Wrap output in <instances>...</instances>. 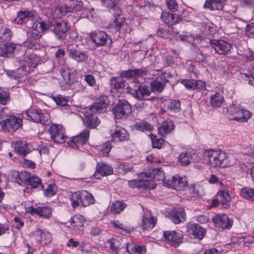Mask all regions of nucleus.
Listing matches in <instances>:
<instances>
[{"instance_id":"30","label":"nucleus","mask_w":254,"mask_h":254,"mask_svg":"<svg viewBox=\"0 0 254 254\" xmlns=\"http://www.w3.org/2000/svg\"><path fill=\"white\" fill-rule=\"evenodd\" d=\"M224 1L222 0H209L205 2L203 7L211 10H221L224 5Z\"/></svg>"},{"instance_id":"48","label":"nucleus","mask_w":254,"mask_h":254,"mask_svg":"<svg viewBox=\"0 0 254 254\" xmlns=\"http://www.w3.org/2000/svg\"><path fill=\"white\" fill-rule=\"evenodd\" d=\"M27 35L28 37H30L32 39L30 40L29 42L26 41L25 42V45L29 48H32L34 46V41H33V39L34 40L38 39L40 37V35L34 32H28Z\"/></svg>"},{"instance_id":"23","label":"nucleus","mask_w":254,"mask_h":254,"mask_svg":"<svg viewBox=\"0 0 254 254\" xmlns=\"http://www.w3.org/2000/svg\"><path fill=\"white\" fill-rule=\"evenodd\" d=\"M166 215L175 224H179L182 221V219L184 221L186 219V213L182 207L175 209L172 212H168Z\"/></svg>"},{"instance_id":"51","label":"nucleus","mask_w":254,"mask_h":254,"mask_svg":"<svg viewBox=\"0 0 254 254\" xmlns=\"http://www.w3.org/2000/svg\"><path fill=\"white\" fill-rule=\"evenodd\" d=\"M52 99L58 106H65L67 105V98L60 95L53 96Z\"/></svg>"},{"instance_id":"19","label":"nucleus","mask_w":254,"mask_h":254,"mask_svg":"<svg viewBox=\"0 0 254 254\" xmlns=\"http://www.w3.org/2000/svg\"><path fill=\"white\" fill-rule=\"evenodd\" d=\"M128 185L132 188H148L150 189H154L156 185L153 181H149L147 180H132L128 182Z\"/></svg>"},{"instance_id":"62","label":"nucleus","mask_w":254,"mask_h":254,"mask_svg":"<svg viewBox=\"0 0 254 254\" xmlns=\"http://www.w3.org/2000/svg\"><path fill=\"white\" fill-rule=\"evenodd\" d=\"M246 33L248 37L254 38V23L247 25Z\"/></svg>"},{"instance_id":"42","label":"nucleus","mask_w":254,"mask_h":254,"mask_svg":"<svg viewBox=\"0 0 254 254\" xmlns=\"http://www.w3.org/2000/svg\"><path fill=\"white\" fill-rule=\"evenodd\" d=\"M150 85L153 91L161 92L165 88L166 85L157 78L150 82Z\"/></svg>"},{"instance_id":"1","label":"nucleus","mask_w":254,"mask_h":254,"mask_svg":"<svg viewBox=\"0 0 254 254\" xmlns=\"http://www.w3.org/2000/svg\"><path fill=\"white\" fill-rule=\"evenodd\" d=\"M204 155L208 158V163L212 167L223 168L227 164V155L220 149L206 150Z\"/></svg>"},{"instance_id":"35","label":"nucleus","mask_w":254,"mask_h":254,"mask_svg":"<svg viewBox=\"0 0 254 254\" xmlns=\"http://www.w3.org/2000/svg\"><path fill=\"white\" fill-rule=\"evenodd\" d=\"M31 174L26 171L17 173L15 178V182L20 185H27L29 180L30 178Z\"/></svg>"},{"instance_id":"29","label":"nucleus","mask_w":254,"mask_h":254,"mask_svg":"<svg viewBox=\"0 0 254 254\" xmlns=\"http://www.w3.org/2000/svg\"><path fill=\"white\" fill-rule=\"evenodd\" d=\"M84 125L90 128H95L100 123L99 119L94 115L87 113L83 119Z\"/></svg>"},{"instance_id":"24","label":"nucleus","mask_w":254,"mask_h":254,"mask_svg":"<svg viewBox=\"0 0 254 254\" xmlns=\"http://www.w3.org/2000/svg\"><path fill=\"white\" fill-rule=\"evenodd\" d=\"M112 173L113 168L111 166L103 162H99L97 163L96 171L94 175L96 178H99V177L98 176L99 174L101 176H104L109 175Z\"/></svg>"},{"instance_id":"56","label":"nucleus","mask_w":254,"mask_h":254,"mask_svg":"<svg viewBox=\"0 0 254 254\" xmlns=\"http://www.w3.org/2000/svg\"><path fill=\"white\" fill-rule=\"evenodd\" d=\"M101 1L104 6L110 9L114 8L117 3L116 0H101Z\"/></svg>"},{"instance_id":"61","label":"nucleus","mask_w":254,"mask_h":254,"mask_svg":"<svg viewBox=\"0 0 254 254\" xmlns=\"http://www.w3.org/2000/svg\"><path fill=\"white\" fill-rule=\"evenodd\" d=\"M181 83L187 88L193 90L194 80L183 79Z\"/></svg>"},{"instance_id":"13","label":"nucleus","mask_w":254,"mask_h":254,"mask_svg":"<svg viewBox=\"0 0 254 254\" xmlns=\"http://www.w3.org/2000/svg\"><path fill=\"white\" fill-rule=\"evenodd\" d=\"M215 226L222 229H229L231 228L233 221L230 220L226 215H217L212 218Z\"/></svg>"},{"instance_id":"9","label":"nucleus","mask_w":254,"mask_h":254,"mask_svg":"<svg viewBox=\"0 0 254 254\" xmlns=\"http://www.w3.org/2000/svg\"><path fill=\"white\" fill-rule=\"evenodd\" d=\"M90 37L92 42L97 46L105 45L108 42H112L110 37L104 31H96L90 33Z\"/></svg>"},{"instance_id":"39","label":"nucleus","mask_w":254,"mask_h":254,"mask_svg":"<svg viewBox=\"0 0 254 254\" xmlns=\"http://www.w3.org/2000/svg\"><path fill=\"white\" fill-rule=\"evenodd\" d=\"M33 57L31 56V58H28V55H26L24 58V60L21 64L22 66L24 67L26 71H30L32 70V69L36 66V64L32 61Z\"/></svg>"},{"instance_id":"36","label":"nucleus","mask_w":254,"mask_h":254,"mask_svg":"<svg viewBox=\"0 0 254 254\" xmlns=\"http://www.w3.org/2000/svg\"><path fill=\"white\" fill-rule=\"evenodd\" d=\"M82 206H87L93 204L95 200L92 194L86 190L82 191Z\"/></svg>"},{"instance_id":"21","label":"nucleus","mask_w":254,"mask_h":254,"mask_svg":"<svg viewBox=\"0 0 254 254\" xmlns=\"http://www.w3.org/2000/svg\"><path fill=\"white\" fill-rule=\"evenodd\" d=\"M68 56L77 63H84L87 61L88 55L86 52L74 49L68 50Z\"/></svg>"},{"instance_id":"22","label":"nucleus","mask_w":254,"mask_h":254,"mask_svg":"<svg viewBox=\"0 0 254 254\" xmlns=\"http://www.w3.org/2000/svg\"><path fill=\"white\" fill-rule=\"evenodd\" d=\"M26 212L32 215L36 214L40 217L49 218L52 215V210L50 207H25Z\"/></svg>"},{"instance_id":"63","label":"nucleus","mask_w":254,"mask_h":254,"mask_svg":"<svg viewBox=\"0 0 254 254\" xmlns=\"http://www.w3.org/2000/svg\"><path fill=\"white\" fill-rule=\"evenodd\" d=\"M84 80L91 86H94L96 84V81L94 77L91 74L85 75Z\"/></svg>"},{"instance_id":"18","label":"nucleus","mask_w":254,"mask_h":254,"mask_svg":"<svg viewBox=\"0 0 254 254\" xmlns=\"http://www.w3.org/2000/svg\"><path fill=\"white\" fill-rule=\"evenodd\" d=\"M32 235L35 238L38 242H40L43 245H47L51 241L52 238L50 233L40 228H37L33 231Z\"/></svg>"},{"instance_id":"20","label":"nucleus","mask_w":254,"mask_h":254,"mask_svg":"<svg viewBox=\"0 0 254 254\" xmlns=\"http://www.w3.org/2000/svg\"><path fill=\"white\" fill-rule=\"evenodd\" d=\"M147 70L146 68L128 69L123 71L120 73V76L123 78H133L147 75Z\"/></svg>"},{"instance_id":"53","label":"nucleus","mask_w":254,"mask_h":254,"mask_svg":"<svg viewBox=\"0 0 254 254\" xmlns=\"http://www.w3.org/2000/svg\"><path fill=\"white\" fill-rule=\"evenodd\" d=\"M9 100V93L3 90L0 91V103L4 105H6Z\"/></svg>"},{"instance_id":"33","label":"nucleus","mask_w":254,"mask_h":254,"mask_svg":"<svg viewBox=\"0 0 254 254\" xmlns=\"http://www.w3.org/2000/svg\"><path fill=\"white\" fill-rule=\"evenodd\" d=\"M33 16V14L30 11H20L17 12V16L14 19V21L18 24H21Z\"/></svg>"},{"instance_id":"27","label":"nucleus","mask_w":254,"mask_h":254,"mask_svg":"<svg viewBox=\"0 0 254 254\" xmlns=\"http://www.w3.org/2000/svg\"><path fill=\"white\" fill-rule=\"evenodd\" d=\"M111 85L115 89L125 90L126 92L130 88L128 86L127 83H126L125 81L120 77H112L111 79Z\"/></svg>"},{"instance_id":"5","label":"nucleus","mask_w":254,"mask_h":254,"mask_svg":"<svg viewBox=\"0 0 254 254\" xmlns=\"http://www.w3.org/2000/svg\"><path fill=\"white\" fill-rule=\"evenodd\" d=\"M131 106L126 100H121L113 109L115 117L118 119L126 118L131 112Z\"/></svg>"},{"instance_id":"60","label":"nucleus","mask_w":254,"mask_h":254,"mask_svg":"<svg viewBox=\"0 0 254 254\" xmlns=\"http://www.w3.org/2000/svg\"><path fill=\"white\" fill-rule=\"evenodd\" d=\"M111 148V145L110 142L106 143L103 146L102 149L100 151V154L103 156H107L109 154Z\"/></svg>"},{"instance_id":"6","label":"nucleus","mask_w":254,"mask_h":254,"mask_svg":"<svg viewBox=\"0 0 254 254\" xmlns=\"http://www.w3.org/2000/svg\"><path fill=\"white\" fill-rule=\"evenodd\" d=\"M188 182L185 177L178 176H173L171 179L164 181V185L177 190H184L187 189Z\"/></svg>"},{"instance_id":"2","label":"nucleus","mask_w":254,"mask_h":254,"mask_svg":"<svg viewBox=\"0 0 254 254\" xmlns=\"http://www.w3.org/2000/svg\"><path fill=\"white\" fill-rule=\"evenodd\" d=\"M64 5L58 6L54 11V16L56 18H61L66 15L68 12H72L73 10L78 11L82 7V2L80 0H64Z\"/></svg>"},{"instance_id":"46","label":"nucleus","mask_w":254,"mask_h":254,"mask_svg":"<svg viewBox=\"0 0 254 254\" xmlns=\"http://www.w3.org/2000/svg\"><path fill=\"white\" fill-rule=\"evenodd\" d=\"M152 175L155 180L160 181L162 180L164 183V181L167 180L165 178V174L161 168H156L153 169L152 172Z\"/></svg>"},{"instance_id":"14","label":"nucleus","mask_w":254,"mask_h":254,"mask_svg":"<svg viewBox=\"0 0 254 254\" xmlns=\"http://www.w3.org/2000/svg\"><path fill=\"white\" fill-rule=\"evenodd\" d=\"M210 43L216 53L225 54L230 51L231 44L223 40H210Z\"/></svg>"},{"instance_id":"38","label":"nucleus","mask_w":254,"mask_h":254,"mask_svg":"<svg viewBox=\"0 0 254 254\" xmlns=\"http://www.w3.org/2000/svg\"><path fill=\"white\" fill-rule=\"evenodd\" d=\"M72 206H82V191H76L70 196Z\"/></svg>"},{"instance_id":"59","label":"nucleus","mask_w":254,"mask_h":254,"mask_svg":"<svg viewBox=\"0 0 254 254\" xmlns=\"http://www.w3.org/2000/svg\"><path fill=\"white\" fill-rule=\"evenodd\" d=\"M205 88V83L201 80H194L193 90H202Z\"/></svg>"},{"instance_id":"4","label":"nucleus","mask_w":254,"mask_h":254,"mask_svg":"<svg viewBox=\"0 0 254 254\" xmlns=\"http://www.w3.org/2000/svg\"><path fill=\"white\" fill-rule=\"evenodd\" d=\"M48 131L50 134L51 139L55 142L63 143L65 141L67 136L65 134L63 125L53 124L48 129Z\"/></svg>"},{"instance_id":"58","label":"nucleus","mask_w":254,"mask_h":254,"mask_svg":"<svg viewBox=\"0 0 254 254\" xmlns=\"http://www.w3.org/2000/svg\"><path fill=\"white\" fill-rule=\"evenodd\" d=\"M61 74L65 82L69 83L71 81V73L69 69H64Z\"/></svg>"},{"instance_id":"34","label":"nucleus","mask_w":254,"mask_h":254,"mask_svg":"<svg viewBox=\"0 0 254 254\" xmlns=\"http://www.w3.org/2000/svg\"><path fill=\"white\" fill-rule=\"evenodd\" d=\"M14 149L18 154L25 155L30 151L26 143L23 141L16 142L13 144Z\"/></svg>"},{"instance_id":"32","label":"nucleus","mask_w":254,"mask_h":254,"mask_svg":"<svg viewBox=\"0 0 254 254\" xmlns=\"http://www.w3.org/2000/svg\"><path fill=\"white\" fill-rule=\"evenodd\" d=\"M174 128V123L171 121H166L163 122L161 126L158 127L159 133L164 136L168 134L171 130Z\"/></svg>"},{"instance_id":"44","label":"nucleus","mask_w":254,"mask_h":254,"mask_svg":"<svg viewBox=\"0 0 254 254\" xmlns=\"http://www.w3.org/2000/svg\"><path fill=\"white\" fill-rule=\"evenodd\" d=\"M191 160V157L190 153L188 152L181 153L179 156L178 160L180 164L184 166L190 164Z\"/></svg>"},{"instance_id":"41","label":"nucleus","mask_w":254,"mask_h":254,"mask_svg":"<svg viewBox=\"0 0 254 254\" xmlns=\"http://www.w3.org/2000/svg\"><path fill=\"white\" fill-rule=\"evenodd\" d=\"M240 195L247 200L254 201V189L244 188L241 190Z\"/></svg>"},{"instance_id":"15","label":"nucleus","mask_w":254,"mask_h":254,"mask_svg":"<svg viewBox=\"0 0 254 254\" xmlns=\"http://www.w3.org/2000/svg\"><path fill=\"white\" fill-rule=\"evenodd\" d=\"M144 215L142 217L141 226L144 230L152 229L155 225L157 222V218L155 216H151V212L148 211L147 208L143 207Z\"/></svg>"},{"instance_id":"28","label":"nucleus","mask_w":254,"mask_h":254,"mask_svg":"<svg viewBox=\"0 0 254 254\" xmlns=\"http://www.w3.org/2000/svg\"><path fill=\"white\" fill-rule=\"evenodd\" d=\"M15 49L13 43H5L0 46V56L3 57H11Z\"/></svg>"},{"instance_id":"8","label":"nucleus","mask_w":254,"mask_h":254,"mask_svg":"<svg viewBox=\"0 0 254 254\" xmlns=\"http://www.w3.org/2000/svg\"><path fill=\"white\" fill-rule=\"evenodd\" d=\"M26 116L29 119L36 123H40L44 126L48 125L50 123L49 115L42 114L40 111L36 109H30L26 113Z\"/></svg>"},{"instance_id":"31","label":"nucleus","mask_w":254,"mask_h":254,"mask_svg":"<svg viewBox=\"0 0 254 254\" xmlns=\"http://www.w3.org/2000/svg\"><path fill=\"white\" fill-rule=\"evenodd\" d=\"M127 250L131 254H145L146 252L145 246H138L133 243H128L127 246Z\"/></svg>"},{"instance_id":"49","label":"nucleus","mask_w":254,"mask_h":254,"mask_svg":"<svg viewBox=\"0 0 254 254\" xmlns=\"http://www.w3.org/2000/svg\"><path fill=\"white\" fill-rule=\"evenodd\" d=\"M11 35V31L5 27H1L0 29V38L5 41L10 39Z\"/></svg>"},{"instance_id":"45","label":"nucleus","mask_w":254,"mask_h":254,"mask_svg":"<svg viewBox=\"0 0 254 254\" xmlns=\"http://www.w3.org/2000/svg\"><path fill=\"white\" fill-rule=\"evenodd\" d=\"M27 185H30L33 189L43 187L41 180L38 177L34 176H30Z\"/></svg>"},{"instance_id":"54","label":"nucleus","mask_w":254,"mask_h":254,"mask_svg":"<svg viewBox=\"0 0 254 254\" xmlns=\"http://www.w3.org/2000/svg\"><path fill=\"white\" fill-rule=\"evenodd\" d=\"M168 8L172 12L176 11L178 10V3L175 0H166Z\"/></svg>"},{"instance_id":"26","label":"nucleus","mask_w":254,"mask_h":254,"mask_svg":"<svg viewBox=\"0 0 254 254\" xmlns=\"http://www.w3.org/2000/svg\"><path fill=\"white\" fill-rule=\"evenodd\" d=\"M236 106L234 105L232 108L235 110L236 113L238 114V116L234 117V120L242 122H246L251 116V113L247 110H244L240 107L236 108Z\"/></svg>"},{"instance_id":"50","label":"nucleus","mask_w":254,"mask_h":254,"mask_svg":"<svg viewBox=\"0 0 254 254\" xmlns=\"http://www.w3.org/2000/svg\"><path fill=\"white\" fill-rule=\"evenodd\" d=\"M161 18L165 23L168 24L172 25L173 22V14L167 11L162 12Z\"/></svg>"},{"instance_id":"40","label":"nucleus","mask_w":254,"mask_h":254,"mask_svg":"<svg viewBox=\"0 0 254 254\" xmlns=\"http://www.w3.org/2000/svg\"><path fill=\"white\" fill-rule=\"evenodd\" d=\"M224 101V98L221 94L216 93L211 96L210 104L213 107H219Z\"/></svg>"},{"instance_id":"16","label":"nucleus","mask_w":254,"mask_h":254,"mask_svg":"<svg viewBox=\"0 0 254 254\" xmlns=\"http://www.w3.org/2000/svg\"><path fill=\"white\" fill-rule=\"evenodd\" d=\"M164 237L174 247L179 246L182 242L183 235L176 231H165Z\"/></svg>"},{"instance_id":"11","label":"nucleus","mask_w":254,"mask_h":254,"mask_svg":"<svg viewBox=\"0 0 254 254\" xmlns=\"http://www.w3.org/2000/svg\"><path fill=\"white\" fill-rule=\"evenodd\" d=\"M109 100L106 96H101L96 99L93 105L89 108L90 111L92 113H101L105 112L109 104Z\"/></svg>"},{"instance_id":"57","label":"nucleus","mask_w":254,"mask_h":254,"mask_svg":"<svg viewBox=\"0 0 254 254\" xmlns=\"http://www.w3.org/2000/svg\"><path fill=\"white\" fill-rule=\"evenodd\" d=\"M171 77V75L169 72H164L160 75L157 78L166 85V83L169 81V79Z\"/></svg>"},{"instance_id":"10","label":"nucleus","mask_w":254,"mask_h":254,"mask_svg":"<svg viewBox=\"0 0 254 254\" xmlns=\"http://www.w3.org/2000/svg\"><path fill=\"white\" fill-rule=\"evenodd\" d=\"M127 93L130 94L137 99L142 100L146 96H149L151 91L149 87L145 85H138L134 89L130 88L127 90Z\"/></svg>"},{"instance_id":"17","label":"nucleus","mask_w":254,"mask_h":254,"mask_svg":"<svg viewBox=\"0 0 254 254\" xmlns=\"http://www.w3.org/2000/svg\"><path fill=\"white\" fill-rule=\"evenodd\" d=\"M52 30L58 39L63 41L66 37V32L68 30L67 23L64 21L56 22Z\"/></svg>"},{"instance_id":"25","label":"nucleus","mask_w":254,"mask_h":254,"mask_svg":"<svg viewBox=\"0 0 254 254\" xmlns=\"http://www.w3.org/2000/svg\"><path fill=\"white\" fill-rule=\"evenodd\" d=\"M111 135L113 140L115 142L125 141L129 138L127 130L122 127L117 128Z\"/></svg>"},{"instance_id":"52","label":"nucleus","mask_w":254,"mask_h":254,"mask_svg":"<svg viewBox=\"0 0 254 254\" xmlns=\"http://www.w3.org/2000/svg\"><path fill=\"white\" fill-rule=\"evenodd\" d=\"M125 22V18L121 15H116L114 21V26L117 31H119Z\"/></svg>"},{"instance_id":"64","label":"nucleus","mask_w":254,"mask_h":254,"mask_svg":"<svg viewBox=\"0 0 254 254\" xmlns=\"http://www.w3.org/2000/svg\"><path fill=\"white\" fill-rule=\"evenodd\" d=\"M107 243L109 244L110 249L118 254L119 251V248L115 244L114 241L113 240H109L108 241Z\"/></svg>"},{"instance_id":"43","label":"nucleus","mask_w":254,"mask_h":254,"mask_svg":"<svg viewBox=\"0 0 254 254\" xmlns=\"http://www.w3.org/2000/svg\"><path fill=\"white\" fill-rule=\"evenodd\" d=\"M134 128L138 130L142 131H150L153 128V126L146 122L136 123L134 125Z\"/></svg>"},{"instance_id":"7","label":"nucleus","mask_w":254,"mask_h":254,"mask_svg":"<svg viewBox=\"0 0 254 254\" xmlns=\"http://www.w3.org/2000/svg\"><path fill=\"white\" fill-rule=\"evenodd\" d=\"M89 133L88 128L84 129L79 135L73 137L70 141H68V144L73 148L80 149V147L87 142Z\"/></svg>"},{"instance_id":"3","label":"nucleus","mask_w":254,"mask_h":254,"mask_svg":"<svg viewBox=\"0 0 254 254\" xmlns=\"http://www.w3.org/2000/svg\"><path fill=\"white\" fill-rule=\"evenodd\" d=\"M0 125L3 130L12 133L22 127V121L20 118L11 116L1 121Z\"/></svg>"},{"instance_id":"12","label":"nucleus","mask_w":254,"mask_h":254,"mask_svg":"<svg viewBox=\"0 0 254 254\" xmlns=\"http://www.w3.org/2000/svg\"><path fill=\"white\" fill-rule=\"evenodd\" d=\"M187 231L194 239L201 240L206 234V230L198 224L189 223L187 225Z\"/></svg>"},{"instance_id":"55","label":"nucleus","mask_w":254,"mask_h":254,"mask_svg":"<svg viewBox=\"0 0 254 254\" xmlns=\"http://www.w3.org/2000/svg\"><path fill=\"white\" fill-rule=\"evenodd\" d=\"M56 187L55 185H49L45 191V195L47 196H52L56 193Z\"/></svg>"},{"instance_id":"37","label":"nucleus","mask_w":254,"mask_h":254,"mask_svg":"<svg viewBox=\"0 0 254 254\" xmlns=\"http://www.w3.org/2000/svg\"><path fill=\"white\" fill-rule=\"evenodd\" d=\"M217 197L220 198L221 205H229V203L231 201V196H230L228 191L227 190H221L218 192Z\"/></svg>"},{"instance_id":"47","label":"nucleus","mask_w":254,"mask_h":254,"mask_svg":"<svg viewBox=\"0 0 254 254\" xmlns=\"http://www.w3.org/2000/svg\"><path fill=\"white\" fill-rule=\"evenodd\" d=\"M168 109L171 112H180L181 111L180 102L177 100H172L168 105Z\"/></svg>"}]
</instances>
